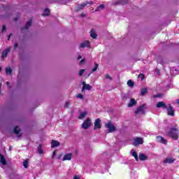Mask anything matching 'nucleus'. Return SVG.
<instances>
[{
	"instance_id": "nucleus-36",
	"label": "nucleus",
	"mask_w": 179,
	"mask_h": 179,
	"mask_svg": "<svg viewBox=\"0 0 179 179\" xmlns=\"http://www.w3.org/2000/svg\"><path fill=\"white\" fill-rule=\"evenodd\" d=\"M83 73H85V69H81V70H80L78 75H79V76H82V75H83Z\"/></svg>"
},
{
	"instance_id": "nucleus-27",
	"label": "nucleus",
	"mask_w": 179,
	"mask_h": 179,
	"mask_svg": "<svg viewBox=\"0 0 179 179\" xmlns=\"http://www.w3.org/2000/svg\"><path fill=\"white\" fill-rule=\"evenodd\" d=\"M6 75H12V69L10 66H8L6 68Z\"/></svg>"
},
{
	"instance_id": "nucleus-17",
	"label": "nucleus",
	"mask_w": 179,
	"mask_h": 179,
	"mask_svg": "<svg viewBox=\"0 0 179 179\" xmlns=\"http://www.w3.org/2000/svg\"><path fill=\"white\" fill-rule=\"evenodd\" d=\"M136 105V101L135 99H131L129 101V103L127 105V107H134V106Z\"/></svg>"
},
{
	"instance_id": "nucleus-24",
	"label": "nucleus",
	"mask_w": 179,
	"mask_h": 179,
	"mask_svg": "<svg viewBox=\"0 0 179 179\" xmlns=\"http://www.w3.org/2000/svg\"><path fill=\"white\" fill-rule=\"evenodd\" d=\"M31 20H29L27 24H25L24 27V30H27L29 29V27H30V26H31Z\"/></svg>"
},
{
	"instance_id": "nucleus-21",
	"label": "nucleus",
	"mask_w": 179,
	"mask_h": 179,
	"mask_svg": "<svg viewBox=\"0 0 179 179\" xmlns=\"http://www.w3.org/2000/svg\"><path fill=\"white\" fill-rule=\"evenodd\" d=\"M174 162V159H171V158H166L164 161V163L165 164H171V163Z\"/></svg>"
},
{
	"instance_id": "nucleus-4",
	"label": "nucleus",
	"mask_w": 179,
	"mask_h": 179,
	"mask_svg": "<svg viewBox=\"0 0 179 179\" xmlns=\"http://www.w3.org/2000/svg\"><path fill=\"white\" fill-rule=\"evenodd\" d=\"M146 108V104L143 103V105L138 106L135 110V114H145V109Z\"/></svg>"
},
{
	"instance_id": "nucleus-26",
	"label": "nucleus",
	"mask_w": 179,
	"mask_h": 179,
	"mask_svg": "<svg viewBox=\"0 0 179 179\" xmlns=\"http://www.w3.org/2000/svg\"><path fill=\"white\" fill-rule=\"evenodd\" d=\"M90 36L92 37V38H97V34H96V31H94L93 29L91 30Z\"/></svg>"
},
{
	"instance_id": "nucleus-28",
	"label": "nucleus",
	"mask_w": 179,
	"mask_h": 179,
	"mask_svg": "<svg viewBox=\"0 0 179 179\" xmlns=\"http://www.w3.org/2000/svg\"><path fill=\"white\" fill-rule=\"evenodd\" d=\"M146 93H148V88L146 87H144L143 89H141V96H145V94H146Z\"/></svg>"
},
{
	"instance_id": "nucleus-10",
	"label": "nucleus",
	"mask_w": 179,
	"mask_h": 179,
	"mask_svg": "<svg viewBox=\"0 0 179 179\" xmlns=\"http://www.w3.org/2000/svg\"><path fill=\"white\" fill-rule=\"evenodd\" d=\"M80 48H85L87 47V48H90V42L89 41H85L83 43H80Z\"/></svg>"
},
{
	"instance_id": "nucleus-50",
	"label": "nucleus",
	"mask_w": 179,
	"mask_h": 179,
	"mask_svg": "<svg viewBox=\"0 0 179 179\" xmlns=\"http://www.w3.org/2000/svg\"><path fill=\"white\" fill-rule=\"evenodd\" d=\"M176 103L178 104V107H179V99H176Z\"/></svg>"
},
{
	"instance_id": "nucleus-5",
	"label": "nucleus",
	"mask_w": 179,
	"mask_h": 179,
	"mask_svg": "<svg viewBox=\"0 0 179 179\" xmlns=\"http://www.w3.org/2000/svg\"><path fill=\"white\" fill-rule=\"evenodd\" d=\"M167 110V114L168 115H170L171 117H174L175 115V111H174V108H173V106L171 104H169L167 106V108H165Z\"/></svg>"
},
{
	"instance_id": "nucleus-18",
	"label": "nucleus",
	"mask_w": 179,
	"mask_h": 179,
	"mask_svg": "<svg viewBox=\"0 0 179 179\" xmlns=\"http://www.w3.org/2000/svg\"><path fill=\"white\" fill-rule=\"evenodd\" d=\"M38 155H43L44 150H43V144H39L38 146Z\"/></svg>"
},
{
	"instance_id": "nucleus-55",
	"label": "nucleus",
	"mask_w": 179,
	"mask_h": 179,
	"mask_svg": "<svg viewBox=\"0 0 179 179\" xmlns=\"http://www.w3.org/2000/svg\"><path fill=\"white\" fill-rule=\"evenodd\" d=\"M0 156H1V154H0Z\"/></svg>"
},
{
	"instance_id": "nucleus-38",
	"label": "nucleus",
	"mask_w": 179,
	"mask_h": 179,
	"mask_svg": "<svg viewBox=\"0 0 179 179\" xmlns=\"http://www.w3.org/2000/svg\"><path fill=\"white\" fill-rule=\"evenodd\" d=\"M105 78L106 79H109L110 80H111V77L110 76V75H108V74H106L105 75Z\"/></svg>"
},
{
	"instance_id": "nucleus-53",
	"label": "nucleus",
	"mask_w": 179,
	"mask_h": 179,
	"mask_svg": "<svg viewBox=\"0 0 179 179\" xmlns=\"http://www.w3.org/2000/svg\"><path fill=\"white\" fill-rule=\"evenodd\" d=\"M52 156H55V151L53 152Z\"/></svg>"
},
{
	"instance_id": "nucleus-39",
	"label": "nucleus",
	"mask_w": 179,
	"mask_h": 179,
	"mask_svg": "<svg viewBox=\"0 0 179 179\" xmlns=\"http://www.w3.org/2000/svg\"><path fill=\"white\" fill-rule=\"evenodd\" d=\"M77 97H78V99H81V100H83V95L82 94H78L77 95Z\"/></svg>"
},
{
	"instance_id": "nucleus-51",
	"label": "nucleus",
	"mask_w": 179,
	"mask_h": 179,
	"mask_svg": "<svg viewBox=\"0 0 179 179\" xmlns=\"http://www.w3.org/2000/svg\"><path fill=\"white\" fill-rule=\"evenodd\" d=\"M17 17H15L14 18V22H17Z\"/></svg>"
},
{
	"instance_id": "nucleus-49",
	"label": "nucleus",
	"mask_w": 179,
	"mask_h": 179,
	"mask_svg": "<svg viewBox=\"0 0 179 179\" xmlns=\"http://www.w3.org/2000/svg\"><path fill=\"white\" fill-rule=\"evenodd\" d=\"M61 157H62V154L59 155L58 159H61Z\"/></svg>"
},
{
	"instance_id": "nucleus-46",
	"label": "nucleus",
	"mask_w": 179,
	"mask_h": 179,
	"mask_svg": "<svg viewBox=\"0 0 179 179\" xmlns=\"http://www.w3.org/2000/svg\"><path fill=\"white\" fill-rule=\"evenodd\" d=\"M73 179H80V178H79V176H75L74 178H73Z\"/></svg>"
},
{
	"instance_id": "nucleus-33",
	"label": "nucleus",
	"mask_w": 179,
	"mask_h": 179,
	"mask_svg": "<svg viewBox=\"0 0 179 179\" xmlns=\"http://www.w3.org/2000/svg\"><path fill=\"white\" fill-rule=\"evenodd\" d=\"M169 137L173 141H177L178 139V135H170Z\"/></svg>"
},
{
	"instance_id": "nucleus-11",
	"label": "nucleus",
	"mask_w": 179,
	"mask_h": 179,
	"mask_svg": "<svg viewBox=\"0 0 179 179\" xmlns=\"http://www.w3.org/2000/svg\"><path fill=\"white\" fill-rule=\"evenodd\" d=\"M157 108H167V105L163 101H159L157 103Z\"/></svg>"
},
{
	"instance_id": "nucleus-25",
	"label": "nucleus",
	"mask_w": 179,
	"mask_h": 179,
	"mask_svg": "<svg viewBox=\"0 0 179 179\" xmlns=\"http://www.w3.org/2000/svg\"><path fill=\"white\" fill-rule=\"evenodd\" d=\"M94 67L92 69V71L90 72V73L88 75V76H90V74L92 72H96V71H97V69H99V64L97 63H94Z\"/></svg>"
},
{
	"instance_id": "nucleus-47",
	"label": "nucleus",
	"mask_w": 179,
	"mask_h": 179,
	"mask_svg": "<svg viewBox=\"0 0 179 179\" xmlns=\"http://www.w3.org/2000/svg\"><path fill=\"white\" fill-rule=\"evenodd\" d=\"M78 59H82V55H78Z\"/></svg>"
},
{
	"instance_id": "nucleus-31",
	"label": "nucleus",
	"mask_w": 179,
	"mask_h": 179,
	"mask_svg": "<svg viewBox=\"0 0 179 179\" xmlns=\"http://www.w3.org/2000/svg\"><path fill=\"white\" fill-rule=\"evenodd\" d=\"M12 138H14V141H19L20 139H22V135H15V136H11Z\"/></svg>"
},
{
	"instance_id": "nucleus-41",
	"label": "nucleus",
	"mask_w": 179,
	"mask_h": 179,
	"mask_svg": "<svg viewBox=\"0 0 179 179\" xmlns=\"http://www.w3.org/2000/svg\"><path fill=\"white\" fill-rule=\"evenodd\" d=\"M6 85L8 86V89H10L11 87H10V83H9V82L7 81L6 83Z\"/></svg>"
},
{
	"instance_id": "nucleus-8",
	"label": "nucleus",
	"mask_w": 179,
	"mask_h": 179,
	"mask_svg": "<svg viewBox=\"0 0 179 179\" xmlns=\"http://www.w3.org/2000/svg\"><path fill=\"white\" fill-rule=\"evenodd\" d=\"M157 142H159V143H162L163 145H167V140L164 139V137L161 136H157L156 137Z\"/></svg>"
},
{
	"instance_id": "nucleus-42",
	"label": "nucleus",
	"mask_w": 179,
	"mask_h": 179,
	"mask_svg": "<svg viewBox=\"0 0 179 179\" xmlns=\"http://www.w3.org/2000/svg\"><path fill=\"white\" fill-rule=\"evenodd\" d=\"M5 30H6V26L3 25L2 26V31H5Z\"/></svg>"
},
{
	"instance_id": "nucleus-29",
	"label": "nucleus",
	"mask_w": 179,
	"mask_h": 179,
	"mask_svg": "<svg viewBox=\"0 0 179 179\" xmlns=\"http://www.w3.org/2000/svg\"><path fill=\"white\" fill-rule=\"evenodd\" d=\"M14 134L16 135H19V132H20V129H19V126H16L13 129Z\"/></svg>"
},
{
	"instance_id": "nucleus-9",
	"label": "nucleus",
	"mask_w": 179,
	"mask_h": 179,
	"mask_svg": "<svg viewBox=\"0 0 179 179\" xmlns=\"http://www.w3.org/2000/svg\"><path fill=\"white\" fill-rule=\"evenodd\" d=\"M83 88H82V92H83L84 90H92V85H90V84H86V83L85 81H83L82 83Z\"/></svg>"
},
{
	"instance_id": "nucleus-23",
	"label": "nucleus",
	"mask_w": 179,
	"mask_h": 179,
	"mask_svg": "<svg viewBox=\"0 0 179 179\" xmlns=\"http://www.w3.org/2000/svg\"><path fill=\"white\" fill-rule=\"evenodd\" d=\"M86 115H87V112H86V111L82 112V113H80L78 118H79V120H83V118H85V117H86Z\"/></svg>"
},
{
	"instance_id": "nucleus-22",
	"label": "nucleus",
	"mask_w": 179,
	"mask_h": 179,
	"mask_svg": "<svg viewBox=\"0 0 179 179\" xmlns=\"http://www.w3.org/2000/svg\"><path fill=\"white\" fill-rule=\"evenodd\" d=\"M104 8H106L104 4H101L96 8L95 12H100V10H103Z\"/></svg>"
},
{
	"instance_id": "nucleus-7",
	"label": "nucleus",
	"mask_w": 179,
	"mask_h": 179,
	"mask_svg": "<svg viewBox=\"0 0 179 179\" xmlns=\"http://www.w3.org/2000/svg\"><path fill=\"white\" fill-rule=\"evenodd\" d=\"M101 129V120L100 118L96 119L94 122V129Z\"/></svg>"
},
{
	"instance_id": "nucleus-12",
	"label": "nucleus",
	"mask_w": 179,
	"mask_h": 179,
	"mask_svg": "<svg viewBox=\"0 0 179 179\" xmlns=\"http://www.w3.org/2000/svg\"><path fill=\"white\" fill-rule=\"evenodd\" d=\"M10 51V48H8L6 50H4L2 52L1 58L3 59V58L8 57V54H9V52Z\"/></svg>"
},
{
	"instance_id": "nucleus-54",
	"label": "nucleus",
	"mask_w": 179,
	"mask_h": 179,
	"mask_svg": "<svg viewBox=\"0 0 179 179\" xmlns=\"http://www.w3.org/2000/svg\"><path fill=\"white\" fill-rule=\"evenodd\" d=\"M2 71V68L0 67V71Z\"/></svg>"
},
{
	"instance_id": "nucleus-52",
	"label": "nucleus",
	"mask_w": 179,
	"mask_h": 179,
	"mask_svg": "<svg viewBox=\"0 0 179 179\" xmlns=\"http://www.w3.org/2000/svg\"><path fill=\"white\" fill-rule=\"evenodd\" d=\"M9 150H12V146H10Z\"/></svg>"
},
{
	"instance_id": "nucleus-13",
	"label": "nucleus",
	"mask_w": 179,
	"mask_h": 179,
	"mask_svg": "<svg viewBox=\"0 0 179 179\" xmlns=\"http://www.w3.org/2000/svg\"><path fill=\"white\" fill-rule=\"evenodd\" d=\"M72 159V153H67L64 155L62 160L63 162H65L66 160H71Z\"/></svg>"
},
{
	"instance_id": "nucleus-2",
	"label": "nucleus",
	"mask_w": 179,
	"mask_h": 179,
	"mask_svg": "<svg viewBox=\"0 0 179 179\" xmlns=\"http://www.w3.org/2000/svg\"><path fill=\"white\" fill-rule=\"evenodd\" d=\"M92 127V120L90 118H87L82 124V128L83 129H87Z\"/></svg>"
},
{
	"instance_id": "nucleus-30",
	"label": "nucleus",
	"mask_w": 179,
	"mask_h": 179,
	"mask_svg": "<svg viewBox=\"0 0 179 179\" xmlns=\"http://www.w3.org/2000/svg\"><path fill=\"white\" fill-rule=\"evenodd\" d=\"M127 85L130 87H134V86H135V83H134V81H132V80H129L127 81Z\"/></svg>"
},
{
	"instance_id": "nucleus-45",
	"label": "nucleus",
	"mask_w": 179,
	"mask_h": 179,
	"mask_svg": "<svg viewBox=\"0 0 179 179\" xmlns=\"http://www.w3.org/2000/svg\"><path fill=\"white\" fill-rule=\"evenodd\" d=\"M80 16H81V17H85V16H86V14L83 13H81Z\"/></svg>"
},
{
	"instance_id": "nucleus-20",
	"label": "nucleus",
	"mask_w": 179,
	"mask_h": 179,
	"mask_svg": "<svg viewBox=\"0 0 179 179\" xmlns=\"http://www.w3.org/2000/svg\"><path fill=\"white\" fill-rule=\"evenodd\" d=\"M131 156L134 157L136 162H139V158L138 157V153L136 152V151H131Z\"/></svg>"
},
{
	"instance_id": "nucleus-37",
	"label": "nucleus",
	"mask_w": 179,
	"mask_h": 179,
	"mask_svg": "<svg viewBox=\"0 0 179 179\" xmlns=\"http://www.w3.org/2000/svg\"><path fill=\"white\" fill-rule=\"evenodd\" d=\"M162 96H163V94H157L154 95L153 97L155 99H157L159 97H162Z\"/></svg>"
},
{
	"instance_id": "nucleus-32",
	"label": "nucleus",
	"mask_w": 179,
	"mask_h": 179,
	"mask_svg": "<svg viewBox=\"0 0 179 179\" xmlns=\"http://www.w3.org/2000/svg\"><path fill=\"white\" fill-rule=\"evenodd\" d=\"M44 12L45 13L43 14V16H50V10L48 8H45Z\"/></svg>"
},
{
	"instance_id": "nucleus-48",
	"label": "nucleus",
	"mask_w": 179,
	"mask_h": 179,
	"mask_svg": "<svg viewBox=\"0 0 179 179\" xmlns=\"http://www.w3.org/2000/svg\"><path fill=\"white\" fill-rule=\"evenodd\" d=\"M12 36V34H10V35H8V40H10V36Z\"/></svg>"
},
{
	"instance_id": "nucleus-19",
	"label": "nucleus",
	"mask_w": 179,
	"mask_h": 179,
	"mask_svg": "<svg viewBox=\"0 0 179 179\" xmlns=\"http://www.w3.org/2000/svg\"><path fill=\"white\" fill-rule=\"evenodd\" d=\"M0 162L3 166H6V159H5V157L2 155L0 156Z\"/></svg>"
},
{
	"instance_id": "nucleus-1",
	"label": "nucleus",
	"mask_w": 179,
	"mask_h": 179,
	"mask_svg": "<svg viewBox=\"0 0 179 179\" xmlns=\"http://www.w3.org/2000/svg\"><path fill=\"white\" fill-rule=\"evenodd\" d=\"M105 127L107 128L109 134H113L117 131V127L111 122V121L108 122L105 124Z\"/></svg>"
},
{
	"instance_id": "nucleus-34",
	"label": "nucleus",
	"mask_w": 179,
	"mask_h": 179,
	"mask_svg": "<svg viewBox=\"0 0 179 179\" xmlns=\"http://www.w3.org/2000/svg\"><path fill=\"white\" fill-rule=\"evenodd\" d=\"M138 79H141V80H143L145 79V74L143 73H140L138 76Z\"/></svg>"
},
{
	"instance_id": "nucleus-16",
	"label": "nucleus",
	"mask_w": 179,
	"mask_h": 179,
	"mask_svg": "<svg viewBox=\"0 0 179 179\" xmlns=\"http://www.w3.org/2000/svg\"><path fill=\"white\" fill-rule=\"evenodd\" d=\"M139 159L141 162H145V160H148V156H146L145 154L143 153H140L139 154Z\"/></svg>"
},
{
	"instance_id": "nucleus-35",
	"label": "nucleus",
	"mask_w": 179,
	"mask_h": 179,
	"mask_svg": "<svg viewBox=\"0 0 179 179\" xmlns=\"http://www.w3.org/2000/svg\"><path fill=\"white\" fill-rule=\"evenodd\" d=\"M23 166H24V169H27L29 167V162H27V160L24 161L23 162Z\"/></svg>"
},
{
	"instance_id": "nucleus-43",
	"label": "nucleus",
	"mask_w": 179,
	"mask_h": 179,
	"mask_svg": "<svg viewBox=\"0 0 179 179\" xmlns=\"http://www.w3.org/2000/svg\"><path fill=\"white\" fill-rule=\"evenodd\" d=\"M18 45H19V44H17V43H15L14 48L15 49L17 48Z\"/></svg>"
},
{
	"instance_id": "nucleus-40",
	"label": "nucleus",
	"mask_w": 179,
	"mask_h": 179,
	"mask_svg": "<svg viewBox=\"0 0 179 179\" xmlns=\"http://www.w3.org/2000/svg\"><path fill=\"white\" fill-rule=\"evenodd\" d=\"M69 102H66V103H65V105H64V107L66 108H68V107H69Z\"/></svg>"
},
{
	"instance_id": "nucleus-44",
	"label": "nucleus",
	"mask_w": 179,
	"mask_h": 179,
	"mask_svg": "<svg viewBox=\"0 0 179 179\" xmlns=\"http://www.w3.org/2000/svg\"><path fill=\"white\" fill-rule=\"evenodd\" d=\"M83 62H85V59H83L80 61V65H82V64H83Z\"/></svg>"
},
{
	"instance_id": "nucleus-15",
	"label": "nucleus",
	"mask_w": 179,
	"mask_h": 179,
	"mask_svg": "<svg viewBox=\"0 0 179 179\" xmlns=\"http://www.w3.org/2000/svg\"><path fill=\"white\" fill-rule=\"evenodd\" d=\"M59 146V141L52 140L51 142V148H58Z\"/></svg>"
},
{
	"instance_id": "nucleus-3",
	"label": "nucleus",
	"mask_w": 179,
	"mask_h": 179,
	"mask_svg": "<svg viewBox=\"0 0 179 179\" xmlns=\"http://www.w3.org/2000/svg\"><path fill=\"white\" fill-rule=\"evenodd\" d=\"M87 5H93V1H86L85 3H83L80 5H78L76 9V12H79V10H82V9H84L85 6H87Z\"/></svg>"
},
{
	"instance_id": "nucleus-6",
	"label": "nucleus",
	"mask_w": 179,
	"mask_h": 179,
	"mask_svg": "<svg viewBox=\"0 0 179 179\" xmlns=\"http://www.w3.org/2000/svg\"><path fill=\"white\" fill-rule=\"evenodd\" d=\"M143 138L141 137H137L134 138V141L133 143L134 146H138V145H143Z\"/></svg>"
},
{
	"instance_id": "nucleus-14",
	"label": "nucleus",
	"mask_w": 179,
	"mask_h": 179,
	"mask_svg": "<svg viewBox=\"0 0 179 179\" xmlns=\"http://www.w3.org/2000/svg\"><path fill=\"white\" fill-rule=\"evenodd\" d=\"M178 134H179V131H178V129L177 128L171 129V131L169 134V135H178Z\"/></svg>"
}]
</instances>
